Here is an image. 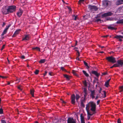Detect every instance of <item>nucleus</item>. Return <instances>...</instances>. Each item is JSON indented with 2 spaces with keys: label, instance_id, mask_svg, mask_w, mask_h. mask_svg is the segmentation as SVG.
Returning <instances> with one entry per match:
<instances>
[{
  "label": "nucleus",
  "instance_id": "nucleus-1",
  "mask_svg": "<svg viewBox=\"0 0 123 123\" xmlns=\"http://www.w3.org/2000/svg\"><path fill=\"white\" fill-rule=\"evenodd\" d=\"M96 106L95 103L92 102H90L86 105V109L87 113L88 120H89L90 116L94 113Z\"/></svg>",
  "mask_w": 123,
  "mask_h": 123
},
{
  "label": "nucleus",
  "instance_id": "nucleus-2",
  "mask_svg": "<svg viewBox=\"0 0 123 123\" xmlns=\"http://www.w3.org/2000/svg\"><path fill=\"white\" fill-rule=\"evenodd\" d=\"M16 6H10L9 7L6 11L4 12L2 11L4 14H6L10 12H12L15 11V10Z\"/></svg>",
  "mask_w": 123,
  "mask_h": 123
},
{
  "label": "nucleus",
  "instance_id": "nucleus-3",
  "mask_svg": "<svg viewBox=\"0 0 123 123\" xmlns=\"http://www.w3.org/2000/svg\"><path fill=\"white\" fill-rule=\"evenodd\" d=\"M106 59L109 61H110L113 63L116 62L115 58L112 56L107 57L106 58Z\"/></svg>",
  "mask_w": 123,
  "mask_h": 123
},
{
  "label": "nucleus",
  "instance_id": "nucleus-4",
  "mask_svg": "<svg viewBox=\"0 0 123 123\" xmlns=\"http://www.w3.org/2000/svg\"><path fill=\"white\" fill-rule=\"evenodd\" d=\"M88 8L92 12L96 11L98 9L97 7L96 6L91 5H89L88 6Z\"/></svg>",
  "mask_w": 123,
  "mask_h": 123
},
{
  "label": "nucleus",
  "instance_id": "nucleus-5",
  "mask_svg": "<svg viewBox=\"0 0 123 123\" xmlns=\"http://www.w3.org/2000/svg\"><path fill=\"white\" fill-rule=\"evenodd\" d=\"M68 123H76L75 120L72 118H69L68 120Z\"/></svg>",
  "mask_w": 123,
  "mask_h": 123
},
{
  "label": "nucleus",
  "instance_id": "nucleus-6",
  "mask_svg": "<svg viewBox=\"0 0 123 123\" xmlns=\"http://www.w3.org/2000/svg\"><path fill=\"white\" fill-rule=\"evenodd\" d=\"M71 102L72 104H74L75 103V95L73 94L71 96Z\"/></svg>",
  "mask_w": 123,
  "mask_h": 123
},
{
  "label": "nucleus",
  "instance_id": "nucleus-7",
  "mask_svg": "<svg viewBox=\"0 0 123 123\" xmlns=\"http://www.w3.org/2000/svg\"><path fill=\"white\" fill-rule=\"evenodd\" d=\"M10 26V25H8L6 26V28L4 30L2 34H1L2 36H3L5 34H6V33L8 29Z\"/></svg>",
  "mask_w": 123,
  "mask_h": 123
},
{
  "label": "nucleus",
  "instance_id": "nucleus-8",
  "mask_svg": "<svg viewBox=\"0 0 123 123\" xmlns=\"http://www.w3.org/2000/svg\"><path fill=\"white\" fill-rule=\"evenodd\" d=\"M112 15V13L110 12L107 13H105L102 15V16L103 17H105L107 16H110Z\"/></svg>",
  "mask_w": 123,
  "mask_h": 123
},
{
  "label": "nucleus",
  "instance_id": "nucleus-9",
  "mask_svg": "<svg viewBox=\"0 0 123 123\" xmlns=\"http://www.w3.org/2000/svg\"><path fill=\"white\" fill-rule=\"evenodd\" d=\"M23 12L22 10H21L19 9V10L17 13V15L18 17H20L22 15Z\"/></svg>",
  "mask_w": 123,
  "mask_h": 123
},
{
  "label": "nucleus",
  "instance_id": "nucleus-10",
  "mask_svg": "<svg viewBox=\"0 0 123 123\" xmlns=\"http://www.w3.org/2000/svg\"><path fill=\"white\" fill-rule=\"evenodd\" d=\"M114 37L117 39H118L120 41H122V38H123V37L120 35H116Z\"/></svg>",
  "mask_w": 123,
  "mask_h": 123
},
{
  "label": "nucleus",
  "instance_id": "nucleus-11",
  "mask_svg": "<svg viewBox=\"0 0 123 123\" xmlns=\"http://www.w3.org/2000/svg\"><path fill=\"white\" fill-rule=\"evenodd\" d=\"M20 30V29H18L16 31L15 33L12 36V37H15L19 33V31Z\"/></svg>",
  "mask_w": 123,
  "mask_h": 123
},
{
  "label": "nucleus",
  "instance_id": "nucleus-12",
  "mask_svg": "<svg viewBox=\"0 0 123 123\" xmlns=\"http://www.w3.org/2000/svg\"><path fill=\"white\" fill-rule=\"evenodd\" d=\"M103 5L105 7H106L108 4V2L107 1H103Z\"/></svg>",
  "mask_w": 123,
  "mask_h": 123
},
{
  "label": "nucleus",
  "instance_id": "nucleus-13",
  "mask_svg": "<svg viewBox=\"0 0 123 123\" xmlns=\"http://www.w3.org/2000/svg\"><path fill=\"white\" fill-rule=\"evenodd\" d=\"M80 117L81 123H85L84 118L82 114H81Z\"/></svg>",
  "mask_w": 123,
  "mask_h": 123
},
{
  "label": "nucleus",
  "instance_id": "nucleus-14",
  "mask_svg": "<svg viewBox=\"0 0 123 123\" xmlns=\"http://www.w3.org/2000/svg\"><path fill=\"white\" fill-rule=\"evenodd\" d=\"M103 92V93H102L101 94L102 95L101 96L100 95V98H104L106 97V93L105 92V91H104Z\"/></svg>",
  "mask_w": 123,
  "mask_h": 123
},
{
  "label": "nucleus",
  "instance_id": "nucleus-15",
  "mask_svg": "<svg viewBox=\"0 0 123 123\" xmlns=\"http://www.w3.org/2000/svg\"><path fill=\"white\" fill-rule=\"evenodd\" d=\"M29 37L28 35H25V37L23 38L22 40H28L29 38Z\"/></svg>",
  "mask_w": 123,
  "mask_h": 123
},
{
  "label": "nucleus",
  "instance_id": "nucleus-16",
  "mask_svg": "<svg viewBox=\"0 0 123 123\" xmlns=\"http://www.w3.org/2000/svg\"><path fill=\"white\" fill-rule=\"evenodd\" d=\"M123 3V0H118L116 2V4L118 5Z\"/></svg>",
  "mask_w": 123,
  "mask_h": 123
},
{
  "label": "nucleus",
  "instance_id": "nucleus-17",
  "mask_svg": "<svg viewBox=\"0 0 123 123\" xmlns=\"http://www.w3.org/2000/svg\"><path fill=\"white\" fill-rule=\"evenodd\" d=\"M118 64L119 65H120L121 66H122L123 65V61L122 60H118L117 62Z\"/></svg>",
  "mask_w": 123,
  "mask_h": 123
},
{
  "label": "nucleus",
  "instance_id": "nucleus-18",
  "mask_svg": "<svg viewBox=\"0 0 123 123\" xmlns=\"http://www.w3.org/2000/svg\"><path fill=\"white\" fill-rule=\"evenodd\" d=\"M91 92V97L93 99L95 97L94 96L95 92L94 91H92Z\"/></svg>",
  "mask_w": 123,
  "mask_h": 123
},
{
  "label": "nucleus",
  "instance_id": "nucleus-19",
  "mask_svg": "<svg viewBox=\"0 0 123 123\" xmlns=\"http://www.w3.org/2000/svg\"><path fill=\"white\" fill-rule=\"evenodd\" d=\"M92 73L94 74L97 76L98 77L99 76V74L97 72L95 71H92Z\"/></svg>",
  "mask_w": 123,
  "mask_h": 123
},
{
  "label": "nucleus",
  "instance_id": "nucleus-20",
  "mask_svg": "<svg viewBox=\"0 0 123 123\" xmlns=\"http://www.w3.org/2000/svg\"><path fill=\"white\" fill-rule=\"evenodd\" d=\"M119 66H120L118 64L116 63L114 64L113 66L111 67L110 68H112L114 67H119Z\"/></svg>",
  "mask_w": 123,
  "mask_h": 123
},
{
  "label": "nucleus",
  "instance_id": "nucleus-21",
  "mask_svg": "<svg viewBox=\"0 0 123 123\" xmlns=\"http://www.w3.org/2000/svg\"><path fill=\"white\" fill-rule=\"evenodd\" d=\"M46 61V60L45 59H41L40 61L39 62L40 63H44Z\"/></svg>",
  "mask_w": 123,
  "mask_h": 123
},
{
  "label": "nucleus",
  "instance_id": "nucleus-22",
  "mask_svg": "<svg viewBox=\"0 0 123 123\" xmlns=\"http://www.w3.org/2000/svg\"><path fill=\"white\" fill-rule=\"evenodd\" d=\"M82 72L85 75L86 77H88L89 76V75L88 74H87L86 72L84 70H83Z\"/></svg>",
  "mask_w": 123,
  "mask_h": 123
},
{
  "label": "nucleus",
  "instance_id": "nucleus-23",
  "mask_svg": "<svg viewBox=\"0 0 123 123\" xmlns=\"http://www.w3.org/2000/svg\"><path fill=\"white\" fill-rule=\"evenodd\" d=\"M117 23H123V19L120 20L117 22Z\"/></svg>",
  "mask_w": 123,
  "mask_h": 123
},
{
  "label": "nucleus",
  "instance_id": "nucleus-24",
  "mask_svg": "<svg viewBox=\"0 0 123 123\" xmlns=\"http://www.w3.org/2000/svg\"><path fill=\"white\" fill-rule=\"evenodd\" d=\"M32 49H35L37 50L40 51V49L38 47H34L32 48Z\"/></svg>",
  "mask_w": 123,
  "mask_h": 123
},
{
  "label": "nucleus",
  "instance_id": "nucleus-25",
  "mask_svg": "<svg viewBox=\"0 0 123 123\" xmlns=\"http://www.w3.org/2000/svg\"><path fill=\"white\" fill-rule=\"evenodd\" d=\"M31 94L32 96V97H34V90H31Z\"/></svg>",
  "mask_w": 123,
  "mask_h": 123
},
{
  "label": "nucleus",
  "instance_id": "nucleus-26",
  "mask_svg": "<svg viewBox=\"0 0 123 123\" xmlns=\"http://www.w3.org/2000/svg\"><path fill=\"white\" fill-rule=\"evenodd\" d=\"M84 64L87 67L86 68H89V67L87 65V63L85 61L84 62Z\"/></svg>",
  "mask_w": 123,
  "mask_h": 123
},
{
  "label": "nucleus",
  "instance_id": "nucleus-27",
  "mask_svg": "<svg viewBox=\"0 0 123 123\" xmlns=\"http://www.w3.org/2000/svg\"><path fill=\"white\" fill-rule=\"evenodd\" d=\"M80 97L77 94H76V99L77 101L78 99Z\"/></svg>",
  "mask_w": 123,
  "mask_h": 123
},
{
  "label": "nucleus",
  "instance_id": "nucleus-28",
  "mask_svg": "<svg viewBox=\"0 0 123 123\" xmlns=\"http://www.w3.org/2000/svg\"><path fill=\"white\" fill-rule=\"evenodd\" d=\"M108 28L109 29H110L111 30L115 29L114 27L111 26H108Z\"/></svg>",
  "mask_w": 123,
  "mask_h": 123
},
{
  "label": "nucleus",
  "instance_id": "nucleus-29",
  "mask_svg": "<svg viewBox=\"0 0 123 123\" xmlns=\"http://www.w3.org/2000/svg\"><path fill=\"white\" fill-rule=\"evenodd\" d=\"M64 76L68 80H69V76H68V75H66V74L64 75Z\"/></svg>",
  "mask_w": 123,
  "mask_h": 123
},
{
  "label": "nucleus",
  "instance_id": "nucleus-30",
  "mask_svg": "<svg viewBox=\"0 0 123 123\" xmlns=\"http://www.w3.org/2000/svg\"><path fill=\"white\" fill-rule=\"evenodd\" d=\"M83 83L85 86H87L86 82V80H85L83 82Z\"/></svg>",
  "mask_w": 123,
  "mask_h": 123
},
{
  "label": "nucleus",
  "instance_id": "nucleus-31",
  "mask_svg": "<svg viewBox=\"0 0 123 123\" xmlns=\"http://www.w3.org/2000/svg\"><path fill=\"white\" fill-rule=\"evenodd\" d=\"M119 89L120 91V92H121L123 91V86L120 87Z\"/></svg>",
  "mask_w": 123,
  "mask_h": 123
},
{
  "label": "nucleus",
  "instance_id": "nucleus-32",
  "mask_svg": "<svg viewBox=\"0 0 123 123\" xmlns=\"http://www.w3.org/2000/svg\"><path fill=\"white\" fill-rule=\"evenodd\" d=\"M105 85L106 87H108L109 86V83L106 82L105 83Z\"/></svg>",
  "mask_w": 123,
  "mask_h": 123
},
{
  "label": "nucleus",
  "instance_id": "nucleus-33",
  "mask_svg": "<svg viewBox=\"0 0 123 123\" xmlns=\"http://www.w3.org/2000/svg\"><path fill=\"white\" fill-rule=\"evenodd\" d=\"M98 98H100V95L99 94H98L97 95L95 99H97Z\"/></svg>",
  "mask_w": 123,
  "mask_h": 123
},
{
  "label": "nucleus",
  "instance_id": "nucleus-34",
  "mask_svg": "<svg viewBox=\"0 0 123 123\" xmlns=\"http://www.w3.org/2000/svg\"><path fill=\"white\" fill-rule=\"evenodd\" d=\"M73 73L75 75L77 76V74L76 73L75 71L74 70L73 71Z\"/></svg>",
  "mask_w": 123,
  "mask_h": 123
},
{
  "label": "nucleus",
  "instance_id": "nucleus-35",
  "mask_svg": "<svg viewBox=\"0 0 123 123\" xmlns=\"http://www.w3.org/2000/svg\"><path fill=\"white\" fill-rule=\"evenodd\" d=\"M81 105L82 107H84V105L83 104V101H81Z\"/></svg>",
  "mask_w": 123,
  "mask_h": 123
},
{
  "label": "nucleus",
  "instance_id": "nucleus-36",
  "mask_svg": "<svg viewBox=\"0 0 123 123\" xmlns=\"http://www.w3.org/2000/svg\"><path fill=\"white\" fill-rule=\"evenodd\" d=\"M39 72V71L38 70H36L35 71V74H38Z\"/></svg>",
  "mask_w": 123,
  "mask_h": 123
},
{
  "label": "nucleus",
  "instance_id": "nucleus-37",
  "mask_svg": "<svg viewBox=\"0 0 123 123\" xmlns=\"http://www.w3.org/2000/svg\"><path fill=\"white\" fill-rule=\"evenodd\" d=\"M18 88L20 90H21L22 89V86H19L18 87Z\"/></svg>",
  "mask_w": 123,
  "mask_h": 123
},
{
  "label": "nucleus",
  "instance_id": "nucleus-38",
  "mask_svg": "<svg viewBox=\"0 0 123 123\" xmlns=\"http://www.w3.org/2000/svg\"><path fill=\"white\" fill-rule=\"evenodd\" d=\"M84 1V0H80L79 1V4H80L81 3H82Z\"/></svg>",
  "mask_w": 123,
  "mask_h": 123
},
{
  "label": "nucleus",
  "instance_id": "nucleus-39",
  "mask_svg": "<svg viewBox=\"0 0 123 123\" xmlns=\"http://www.w3.org/2000/svg\"><path fill=\"white\" fill-rule=\"evenodd\" d=\"M3 111L2 109H0V114H1L3 113Z\"/></svg>",
  "mask_w": 123,
  "mask_h": 123
},
{
  "label": "nucleus",
  "instance_id": "nucleus-40",
  "mask_svg": "<svg viewBox=\"0 0 123 123\" xmlns=\"http://www.w3.org/2000/svg\"><path fill=\"white\" fill-rule=\"evenodd\" d=\"M84 92L86 94V89L85 88H84Z\"/></svg>",
  "mask_w": 123,
  "mask_h": 123
},
{
  "label": "nucleus",
  "instance_id": "nucleus-41",
  "mask_svg": "<svg viewBox=\"0 0 123 123\" xmlns=\"http://www.w3.org/2000/svg\"><path fill=\"white\" fill-rule=\"evenodd\" d=\"M61 103H64V104H65V102L64 101H63L62 99H61Z\"/></svg>",
  "mask_w": 123,
  "mask_h": 123
},
{
  "label": "nucleus",
  "instance_id": "nucleus-42",
  "mask_svg": "<svg viewBox=\"0 0 123 123\" xmlns=\"http://www.w3.org/2000/svg\"><path fill=\"white\" fill-rule=\"evenodd\" d=\"M61 69L63 71H66V70L63 67H61Z\"/></svg>",
  "mask_w": 123,
  "mask_h": 123
},
{
  "label": "nucleus",
  "instance_id": "nucleus-43",
  "mask_svg": "<svg viewBox=\"0 0 123 123\" xmlns=\"http://www.w3.org/2000/svg\"><path fill=\"white\" fill-rule=\"evenodd\" d=\"M121 122L120 120V119H118L117 120V123H120Z\"/></svg>",
  "mask_w": 123,
  "mask_h": 123
},
{
  "label": "nucleus",
  "instance_id": "nucleus-44",
  "mask_svg": "<svg viewBox=\"0 0 123 123\" xmlns=\"http://www.w3.org/2000/svg\"><path fill=\"white\" fill-rule=\"evenodd\" d=\"M5 45H4L2 46L1 49V50H2L4 48Z\"/></svg>",
  "mask_w": 123,
  "mask_h": 123
},
{
  "label": "nucleus",
  "instance_id": "nucleus-45",
  "mask_svg": "<svg viewBox=\"0 0 123 123\" xmlns=\"http://www.w3.org/2000/svg\"><path fill=\"white\" fill-rule=\"evenodd\" d=\"M21 58H22V59H24L25 58V56L24 55H22L21 56Z\"/></svg>",
  "mask_w": 123,
  "mask_h": 123
},
{
  "label": "nucleus",
  "instance_id": "nucleus-46",
  "mask_svg": "<svg viewBox=\"0 0 123 123\" xmlns=\"http://www.w3.org/2000/svg\"><path fill=\"white\" fill-rule=\"evenodd\" d=\"M49 74L51 75V76H52V75H53V74L52 73H51V72H49Z\"/></svg>",
  "mask_w": 123,
  "mask_h": 123
},
{
  "label": "nucleus",
  "instance_id": "nucleus-47",
  "mask_svg": "<svg viewBox=\"0 0 123 123\" xmlns=\"http://www.w3.org/2000/svg\"><path fill=\"white\" fill-rule=\"evenodd\" d=\"M100 102V100H98L97 101V103L98 105V104Z\"/></svg>",
  "mask_w": 123,
  "mask_h": 123
},
{
  "label": "nucleus",
  "instance_id": "nucleus-48",
  "mask_svg": "<svg viewBox=\"0 0 123 123\" xmlns=\"http://www.w3.org/2000/svg\"><path fill=\"white\" fill-rule=\"evenodd\" d=\"M5 25V23L3 22V24H2V27H4Z\"/></svg>",
  "mask_w": 123,
  "mask_h": 123
},
{
  "label": "nucleus",
  "instance_id": "nucleus-49",
  "mask_svg": "<svg viewBox=\"0 0 123 123\" xmlns=\"http://www.w3.org/2000/svg\"><path fill=\"white\" fill-rule=\"evenodd\" d=\"M74 20H76V18H76V17L74 15Z\"/></svg>",
  "mask_w": 123,
  "mask_h": 123
},
{
  "label": "nucleus",
  "instance_id": "nucleus-50",
  "mask_svg": "<svg viewBox=\"0 0 123 123\" xmlns=\"http://www.w3.org/2000/svg\"><path fill=\"white\" fill-rule=\"evenodd\" d=\"M6 76H1V78H6Z\"/></svg>",
  "mask_w": 123,
  "mask_h": 123
},
{
  "label": "nucleus",
  "instance_id": "nucleus-51",
  "mask_svg": "<svg viewBox=\"0 0 123 123\" xmlns=\"http://www.w3.org/2000/svg\"><path fill=\"white\" fill-rule=\"evenodd\" d=\"M101 88H100V90L99 91V93H101Z\"/></svg>",
  "mask_w": 123,
  "mask_h": 123
},
{
  "label": "nucleus",
  "instance_id": "nucleus-52",
  "mask_svg": "<svg viewBox=\"0 0 123 123\" xmlns=\"http://www.w3.org/2000/svg\"><path fill=\"white\" fill-rule=\"evenodd\" d=\"M47 73V72H46V71L45 72V73L44 74V76L46 75V74Z\"/></svg>",
  "mask_w": 123,
  "mask_h": 123
},
{
  "label": "nucleus",
  "instance_id": "nucleus-53",
  "mask_svg": "<svg viewBox=\"0 0 123 123\" xmlns=\"http://www.w3.org/2000/svg\"><path fill=\"white\" fill-rule=\"evenodd\" d=\"M100 21V19H98L97 20V21L98 22L99 21Z\"/></svg>",
  "mask_w": 123,
  "mask_h": 123
},
{
  "label": "nucleus",
  "instance_id": "nucleus-54",
  "mask_svg": "<svg viewBox=\"0 0 123 123\" xmlns=\"http://www.w3.org/2000/svg\"><path fill=\"white\" fill-rule=\"evenodd\" d=\"M2 122L3 123H6L4 121V120L2 121Z\"/></svg>",
  "mask_w": 123,
  "mask_h": 123
},
{
  "label": "nucleus",
  "instance_id": "nucleus-55",
  "mask_svg": "<svg viewBox=\"0 0 123 123\" xmlns=\"http://www.w3.org/2000/svg\"><path fill=\"white\" fill-rule=\"evenodd\" d=\"M78 56H80V54H79V52L78 51Z\"/></svg>",
  "mask_w": 123,
  "mask_h": 123
},
{
  "label": "nucleus",
  "instance_id": "nucleus-56",
  "mask_svg": "<svg viewBox=\"0 0 123 123\" xmlns=\"http://www.w3.org/2000/svg\"><path fill=\"white\" fill-rule=\"evenodd\" d=\"M95 80H96V81H98V78H96Z\"/></svg>",
  "mask_w": 123,
  "mask_h": 123
},
{
  "label": "nucleus",
  "instance_id": "nucleus-57",
  "mask_svg": "<svg viewBox=\"0 0 123 123\" xmlns=\"http://www.w3.org/2000/svg\"><path fill=\"white\" fill-rule=\"evenodd\" d=\"M68 9H69L70 10V11L71 10V8H69Z\"/></svg>",
  "mask_w": 123,
  "mask_h": 123
},
{
  "label": "nucleus",
  "instance_id": "nucleus-58",
  "mask_svg": "<svg viewBox=\"0 0 123 123\" xmlns=\"http://www.w3.org/2000/svg\"><path fill=\"white\" fill-rule=\"evenodd\" d=\"M110 81H109L108 80L106 82H108V83H109V82Z\"/></svg>",
  "mask_w": 123,
  "mask_h": 123
},
{
  "label": "nucleus",
  "instance_id": "nucleus-59",
  "mask_svg": "<svg viewBox=\"0 0 123 123\" xmlns=\"http://www.w3.org/2000/svg\"><path fill=\"white\" fill-rule=\"evenodd\" d=\"M100 53H104V52L103 51H101V52H100Z\"/></svg>",
  "mask_w": 123,
  "mask_h": 123
},
{
  "label": "nucleus",
  "instance_id": "nucleus-60",
  "mask_svg": "<svg viewBox=\"0 0 123 123\" xmlns=\"http://www.w3.org/2000/svg\"><path fill=\"white\" fill-rule=\"evenodd\" d=\"M10 84V82H8V85H9V84Z\"/></svg>",
  "mask_w": 123,
  "mask_h": 123
},
{
  "label": "nucleus",
  "instance_id": "nucleus-61",
  "mask_svg": "<svg viewBox=\"0 0 123 123\" xmlns=\"http://www.w3.org/2000/svg\"><path fill=\"white\" fill-rule=\"evenodd\" d=\"M77 59H78V60H79V58H78V57H77Z\"/></svg>",
  "mask_w": 123,
  "mask_h": 123
},
{
  "label": "nucleus",
  "instance_id": "nucleus-62",
  "mask_svg": "<svg viewBox=\"0 0 123 123\" xmlns=\"http://www.w3.org/2000/svg\"><path fill=\"white\" fill-rule=\"evenodd\" d=\"M77 41L76 42V44H75V45H77Z\"/></svg>",
  "mask_w": 123,
  "mask_h": 123
},
{
  "label": "nucleus",
  "instance_id": "nucleus-63",
  "mask_svg": "<svg viewBox=\"0 0 123 123\" xmlns=\"http://www.w3.org/2000/svg\"><path fill=\"white\" fill-rule=\"evenodd\" d=\"M101 47L102 48H103L104 47V46H101Z\"/></svg>",
  "mask_w": 123,
  "mask_h": 123
},
{
  "label": "nucleus",
  "instance_id": "nucleus-64",
  "mask_svg": "<svg viewBox=\"0 0 123 123\" xmlns=\"http://www.w3.org/2000/svg\"><path fill=\"white\" fill-rule=\"evenodd\" d=\"M108 35H106V36H104V37H107L108 36Z\"/></svg>",
  "mask_w": 123,
  "mask_h": 123
}]
</instances>
